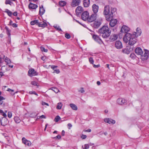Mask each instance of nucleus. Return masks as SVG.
<instances>
[{"label":"nucleus","instance_id":"1","mask_svg":"<svg viewBox=\"0 0 149 149\" xmlns=\"http://www.w3.org/2000/svg\"><path fill=\"white\" fill-rule=\"evenodd\" d=\"M137 38L134 34L127 33L124 36L123 40L125 43H128L129 45L133 46L137 42Z\"/></svg>","mask_w":149,"mask_h":149},{"label":"nucleus","instance_id":"2","mask_svg":"<svg viewBox=\"0 0 149 149\" xmlns=\"http://www.w3.org/2000/svg\"><path fill=\"white\" fill-rule=\"evenodd\" d=\"M98 32L102 34V36L103 38L108 37L110 35L111 31H109L107 26H104L98 30Z\"/></svg>","mask_w":149,"mask_h":149},{"label":"nucleus","instance_id":"3","mask_svg":"<svg viewBox=\"0 0 149 149\" xmlns=\"http://www.w3.org/2000/svg\"><path fill=\"white\" fill-rule=\"evenodd\" d=\"M116 9L113 8H111L109 10V13L107 15H106V19L107 21H110L113 17L114 15L116 12Z\"/></svg>","mask_w":149,"mask_h":149},{"label":"nucleus","instance_id":"4","mask_svg":"<svg viewBox=\"0 0 149 149\" xmlns=\"http://www.w3.org/2000/svg\"><path fill=\"white\" fill-rule=\"evenodd\" d=\"M149 53L148 50H146L144 54L140 55V58L143 61L147 60L149 57Z\"/></svg>","mask_w":149,"mask_h":149},{"label":"nucleus","instance_id":"5","mask_svg":"<svg viewBox=\"0 0 149 149\" xmlns=\"http://www.w3.org/2000/svg\"><path fill=\"white\" fill-rule=\"evenodd\" d=\"M97 14L93 13L91 16H89L88 18V22H91L95 21L97 18Z\"/></svg>","mask_w":149,"mask_h":149},{"label":"nucleus","instance_id":"6","mask_svg":"<svg viewBox=\"0 0 149 149\" xmlns=\"http://www.w3.org/2000/svg\"><path fill=\"white\" fill-rule=\"evenodd\" d=\"M102 19L101 18L95 21L93 23V26L95 28H97L101 24Z\"/></svg>","mask_w":149,"mask_h":149},{"label":"nucleus","instance_id":"7","mask_svg":"<svg viewBox=\"0 0 149 149\" xmlns=\"http://www.w3.org/2000/svg\"><path fill=\"white\" fill-rule=\"evenodd\" d=\"M89 13L86 11L84 12L81 15V19L84 21L87 20L89 17Z\"/></svg>","mask_w":149,"mask_h":149},{"label":"nucleus","instance_id":"8","mask_svg":"<svg viewBox=\"0 0 149 149\" xmlns=\"http://www.w3.org/2000/svg\"><path fill=\"white\" fill-rule=\"evenodd\" d=\"M84 11L83 8L82 7L79 6L76 8L75 11L77 15H79L82 12Z\"/></svg>","mask_w":149,"mask_h":149},{"label":"nucleus","instance_id":"9","mask_svg":"<svg viewBox=\"0 0 149 149\" xmlns=\"http://www.w3.org/2000/svg\"><path fill=\"white\" fill-rule=\"evenodd\" d=\"M37 74V73L34 69H30L28 71V75L30 77L36 75Z\"/></svg>","mask_w":149,"mask_h":149},{"label":"nucleus","instance_id":"10","mask_svg":"<svg viewBox=\"0 0 149 149\" xmlns=\"http://www.w3.org/2000/svg\"><path fill=\"white\" fill-rule=\"evenodd\" d=\"M115 47L117 49H120L122 48V44L121 41L118 40L116 41L115 43Z\"/></svg>","mask_w":149,"mask_h":149},{"label":"nucleus","instance_id":"11","mask_svg":"<svg viewBox=\"0 0 149 149\" xmlns=\"http://www.w3.org/2000/svg\"><path fill=\"white\" fill-rule=\"evenodd\" d=\"M129 30L130 28L129 27L125 25H124L122 26L120 31L122 33H126L129 31Z\"/></svg>","mask_w":149,"mask_h":149},{"label":"nucleus","instance_id":"12","mask_svg":"<svg viewBox=\"0 0 149 149\" xmlns=\"http://www.w3.org/2000/svg\"><path fill=\"white\" fill-rule=\"evenodd\" d=\"M104 121L105 122L108 123L109 124H114L116 121L114 120L109 118H105L104 119Z\"/></svg>","mask_w":149,"mask_h":149},{"label":"nucleus","instance_id":"13","mask_svg":"<svg viewBox=\"0 0 149 149\" xmlns=\"http://www.w3.org/2000/svg\"><path fill=\"white\" fill-rule=\"evenodd\" d=\"M0 122L1 125L4 126L7 125L8 123V121L6 118H2L0 119Z\"/></svg>","mask_w":149,"mask_h":149},{"label":"nucleus","instance_id":"14","mask_svg":"<svg viewBox=\"0 0 149 149\" xmlns=\"http://www.w3.org/2000/svg\"><path fill=\"white\" fill-rule=\"evenodd\" d=\"M109 21H110L109 25L111 27H113L115 26L117 22V20L116 19H111Z\"/></svg>","mask_w":149,"mask_h":149},{"label":"nucleus","instance_id":"15","mask_svg":"<svg viewBox=\"0 0 149 149\" xmlns=\"http://www.w3.org/2000/svg\"><path fill=\"white\" fill-rule=\"evenodd\" d=\"M136 32H134L132 34H134L135 35V36L137 38L139 36L141 35V29L139 28H137L136 29Z\"/></svg>","mask_w":149,"mask_h":149},{"label":"nucleus","instance_id":"16","mask_svg":"<svg viewBox=\"0 0 149 149\" xmlns=\"http://www.w3.org/2000/svg\"><path fill=\"white\" fill-rule=\"evenodd\" d=\"M22 142L24 144L30 146L31 145V143L29 141L27 140L24 137H23L22 139Z\"/></svg>","mask_w":149,"mask_h":149},{"label":"nucleus","instance_id":"17","mask_svg":"<svg viewBox=\"0 0 149 149\" xmlns=\"http://www.w3.org/2000/svg\"><path fill=\"white\" fill-rule=\"evenodd\" d=\"M117 102L119 104L123 105V104L126 103L127 101L125 99L119 98L117 99Z\"/></svg>","mask_w":149,"mask_h":149},{"label":"nucleus","instance_id":"18","mask_svg":"<svg viewBox=\"0 0 149 149\" xmlns=\"http://www.w3.org/2000/svg\"><path fill=\"white\" fill-rule=\"evenodd\" d=\"M80 2V1L78 0H72L71 5L72 7H75L78 6Z\"/></svg>","mask_w":149,"mask_h":149},{"label":"nucleus","instance_id":"19","mask_svg":"<svg viewBox=\"0 0 149 149\" xmlns=\"http://www.w3.org/2000/svg\"><path fill=\"white\" fill-rule=\"evenodd\" d=\"M135 52L137 55L140 56L143 54V52L141 49L139 47H138L136 49Z\"/></svg>","mask_w":149,"mask_h":149},{"label":"nucleus","instance_id":"20","mask_svg":"<svg viewBox=\"0 0 149 149\" xmlns=\"http://www.w3.org/2000/svg\"><path fill=\"white\" fill-rule=\"evenodd\" d=\"M93 38L95 41L99 43H101L102 42L101 39L97 36L94 35L93 36Z\"/></svg>","mask_w":149,"mask_h":149},{"label":"nucleus","instance_id":"21","mask_svg":"<svg viewBox=\"0 0 149 149\" xmlns=\"http://www.w3.org/2000/svg\"><path fill=\"white\" fill-rule=\"evenodd\" d=\"M110 8L109 6H106L104 7V13L105 15H107L109 13Z\"/></svg>","mask_w":149,"mask_h":149},{"label":"nucleus","instance_id":"22","mask_svg":"<svg viewBox=\"0 0 149 149\" xmlns=\"http://www.w3.org/2000/svg\"><path fill=\"white\" fill-rule=\"evenodd\" d=\"M92 8L94 13L97 14L98 10V6L96 5L95 4H94L92 6Z\"/></svg>","mask_w":149,"mask_h":149},{"label":"nucleus","instance_id":"23","mask_svg":"<svg viewBox=\"0 0 149 149\" xmlns=\"http://www.w3.org/2000/svg\"><path fill=\"white\" fill-rule=\"evenodd\" d=\"M38 7L37 5L30 3L29 6V9H36Z\"/></svg>","mask_w":149,"mask_h":149},{"label":"nucleus","instance_id":"24","mask_svg":"<svg viewBox=\"0 0 149 149\" xmlns=\"http://www.w3.org/2000/svg\"><path fill=\"white\" fill-rule=\"evenodd\" d=\"M3 59L5 61L7 65L9 64L11 62L10 60L7 57H6L4 55H3Z\"/></svg>","mask_w":149,"mask_h":149},{"label":"nucleus","instance_id":"25","mask_svg":"<svg viewBox=\"0 0 149 149\" xmlns=\"http://www.w3.org/2000/svg\"><path fill=\"white\" fill-rule=\"evenodd\" d=\"M38 25L40 27H45L47 26V23L44 22H38Z\"/></svg>","mask_w":149,"mask_h":149},{"label":"nucleus","instance_id":"26","mask_svg":"<svg viewBox=\"0 0 149 149\" xmlns=\"http://www.w3.org/2000/svg\"><path fill=\"white\" fill-rule=\"evenodd\" d=\"M118 35L116 34H113V35L111 36L110 38V39L112 41H114L118 38Z\"/></svg>","mask_w":149,"mask_h":149},{"label":"nucleus","instance_id":"27","mask_svg":"<svg viewBox=\"0 0 149 149\" xmlns=\"http://www.w3.org/2000/svg\"><path fill=\"white\" fill-rule=\"evenodd\" d=\"M45 12V10L44 9L43 6L41 5L40 7L39 14L40 15H43Z\"/></svg>","mask_w":149,"mask_h":149},{"label":"nucleus","instance_id":"28","mask_svg":"<svg viewBox=\"0 0 149 149\" xmlns=\"http://www.w3.org/2000/svg\"><path fill=\"white\" fill-rule=\"evenodd\" d=\"M83 4L85 7H88L90 5V0H84Z\"/></svg>","mask_w":149,"mask_h":149},{"label":"nucleus","instance_id":"29","mask_svg":"<svg viewBox=\"0 0 149 149\" xmlns=\"http://www.w3.org/2000/svg\"><path fill=\"white\" fill-rule=\"evenodd\" d=\"M70 106L73 110H77V106L74 104H70Z\"/></svg>","mask_w":149,"mask_h":149},{"label":"nucleus","instance_id":"30","mask_svg":"<svg viewBox=\"0 0 149 149\" xmlns=\"http://www.w3.org/2000/svg\"><path fill=\"white\" fill-rule=\"evenodd\" d=\"M14 120L15 123H19L21 121L19 118L17 116L15 117Z\"/></svg>","mask_w":149,"mask_h":149},{"label":"nucleus","instance_id":"31","mask_svg":"<svg viewBox=\"0 0 149 149\" xmlns=\"http://www.w3.org/2000/svg\"><path fill=\"white\" fill-rule=\"evenodd\" d=\"M63 106V104L61 102H59L57 104V105L56 107V109H61L62 107Z\"/></svg>","mask_w":149,"mask_h":149},{"label":"nucleus","instance_id":"32","mask_svg":"<svg viewBox=\"0 0 149 149\" xmlns=\"http://www.w3.org/2000/svg\"><path fill=\"white\" fill-rule=\"evenodd\" d=\"M38 20H34L31 21L30 22L31 24L32 25H33L36 24V25H38Z\"/></svg>","mask_w":149,"mask_h":149},{"label":"nucleus","instance_id":"33","mask_svg":"<svg viewBox=\"0 0 149 149\" xmlns=\"http://www.w3.org/2000/svg\"><path fill=\"white\" fill-rule=\"evenodd\" d=\"M1 69V70H3L4 72L6 71L9 70L7 68V67L5 65L2 66Z\"/></svg>","mask_w":149,"mask_h":149},{"label":"nucleus","instance_id":"34","mask_svg":"<svg viewBox=\"0 0 149 149\" xmlns=\"http://www.w3.org/2000/svg\"><path fill=\"white\" fill-rule=\"evenodd\" d=\"M59 5L61 6H63L66 4V2L64 1H61L59 2Z\"/></svg>","mask_w":149,"mask_h":149},{"label":"nucleus","instance_id":"35","mask_svg":"<svg viewBox=\"0 0 149 149\" xmlns=\"http://www.w3.org/2000/svg\"><path fill=\"white\" fill-rule=\"evenodd\" d=\"M5 12L7 13L9 16H11L12 14V13L8 9H6Z\"/></svg>","mask_w":149,"mask_h":149},{"label":"nucleus","instance_id":"36","mask_svg":"<svg viewBox=\"0 0 149 149\" xmlns=\"http://www.w3.org/2000/svg\"><path fill=\"white\" fill-rule=\"evenodd\" d=\"M60 119V117L59 116H57L55 118L54 120L55 122H57Z\"/></svg>","mask_w":149,"mask_h":149},{"label":"nucleus","instance_id":"37","mask_svg":"<svg viewBox=\"0 0 149 149\" xmlns=\"http://www.w3.org/2000/svg\"><path fill=\"white\" fill-rule=\"evenodd\" d=\"M0 113L2 115L4 116V117H6L7 116L6 114L4 112H3V110L0 109Z\"/></svg>","mask_w":149,"mask_h":149},{"label":"nucleus","instance_id":"38","mask_svg":"<svg viewBox=\"0 0 149 149\" xmlns=\"http://www.w3.org/2000/svg\"><path fill=\"white\" fill-rule=\"evenodd\" d=\"M54 27L57 30L62 31L61 29L60 28L59 26L57 25L54 26Z\"/></svg>","mask_w":149,"mask_h":149},{"label":"nucleus","instance_id":"39","mask_svg":"<svg viewBox=\"0 0 149 149\" xmlns=\"http://www.w3.org/2000/svg\"><path fill=\"white\" fill-rule=\"evenodd\" d=\"M40 49H41V50L42 52H47L48 51V50L47 49H46L44 47H40Z\"/></svg>","mask_w":149,"mask_h":149},{"label":"nucleus","instance_id":"40","mask_svg":"<svg viewBox=\"0 0 149 149\" xmlns=\"http://www.w3.org/2000/svg\"><path fill=\"white\" fill-rule=\"evenodd\" d=\"M65 37L67 39H70V35L68 33H66L65 34Z\"/></svg>","mask_w":149,"mask_h":149},{"label":"nucleus","instance_id":"41","mask_svg":"<svg viewBox=\"0 0 149 149\" xmlns=\"http://www.w3.org/2000/svg\"><path fill=\"white\" fill-rule=\"evenodd\" d=\"M130 57L132 59H134L135 58L136 56L134 53H132L131 54Z\"/></svg>","mask_w":149,"mask_h":149},{"label":"nucleus","instance_id":"42","mask_svg":"<svg viewBox=\"0 0 149 149\" xmlns=\"http://www.w3.org/2000/svg\"><path fill=\"white\" fill-rule=\"evenodd\" d=\"M122 51L123 53L127 54H129L130 53L129 51L127 49H123Z\"/></svg>","mask_w":149,"mask_h":149},{"label":"nucleus","instance_id":"43","mask_svg":"<svg viewBox=\"0 0 149 149\" xmlns=\"http://www.w3.org/2000/svg\"><path fill=\"white\" fill-rule=\"evenodd\" d=\"M31 84L32 85L35 86H38V83L36 81H31Z\"/></svg>","mask_w":149,"mask_h":149},{"label":"nucleus","instance_id":"44","mask_svg":"<svg viewBox=\"0 0 149 149\" xmlns=\"http://www.w3.org/2000/svg\"><path fill=\"white\" fill-rule=\"evenodd\" d=\"M84 148H83V146H82V148L83 149H88L89 148V146L88 144H85L84 145Z\"/></svg>","mask_w":149,"mask_h":149},{"label":"nucleus","instance_id":"45","mask_svg":"<svg viewBox=\"0 0 149 149\" xmlns=\"http://www.w3.org/2000/svg\"><path fill=\"white\" fill-rule=\"evenodd\" d=\"M89 61L91 63L93 64V63H94V61L93 58L92 57L90 58L89 59Z\"/></svg>","mask_w":149,"mask_h":149},{"label":"nucleus","instance_id":"46","mask_svg":"<svg viewBox=\"0 0 149 149\" xmlns=\"http://www.w3.org/2000/svg\"><path fill=\"white\" fill-rule=\"evenodd\" d=\"M61 138V136L60 135H57L55 137L53 138V139H60Z\"/></svg>","mask_w":149,"mask_h":149},{"label":"nucleus","instance_id":"47","mask_svg":"<svg viewBox=\"0 0 149 149\" xmlns=\"http://www.w3.org/2000/svg\"><path fill=\"white\" fill-rule=\"evenodd\" d=\"M8 116L9 118H11L12 116V113L10 111L8 112Z\"/></svg>","mask_w":149,"mask_h":149},{"label":"nucleus","instance_id":"48","mask_svg":"<svg viewBox=\"0 0 149 149\" xmlns=\"http://www.w3.org/2000/svg\"><path fill=\"white\" fill-rule=\"evenodd\" d=\"M29 93L30 94H34L36 95H38L36 93L35 91H31L29 92Z\"/></svg>","mask_w":149,"mask_h":149},{"label":"nucleus","instance_id":"49","mask_svg":"<svg viewBox=\"0 0 149 149\" xmlns=\"http://www.w3.org/2000/svg\"><path fill=\"white\" fill-rule=\"evenodd\" d=\"M81 138L83 139H85L87 137V136L86 135L82 134L81 136Z\"/></svg>","mask_w":149,"mask_h":149},{"label":"nucleus","instance_id":"50","mask_svg":"<svg viewBox=\"0 0 149 149\" xmlns=\"http://www.w3.org/2000/svg\"><path fill=\"white\" fill-rule=\"evenodd\" d=\"M79 91L81 93H83L85 92V91L84 89V88L81 87L80 88V90Z\"/></svg>","mask_w":149,"mask_h":149},{"label":"nucleus","instance_id":"51","mask_svg":"<svg viewBox=\"0 0 149 149\" xmlns=\"http://www.w3.org/2000/svg\"><path fill=\"white\" fill-rule=\"evenodd\" d=\"M60 72V71L58 69H56L54 70V71L53 72V73H56L58 74Z\"/></svg>","mask_w":149,"mask_h":149},{"label":"nucleus","instance_id":"52","mask_svg":"<svg viewBox=\"0 0 149 149\" xmlns=\"http://www.w3.org/2000/svg\"><path fill=\"white\" fill-rule=\"evenodd\" d=\"M11 2L9 0H6L5 2L6 4H9L10 5H11Z\"/></svg>","mask_w":149,"mask_h":149},{"label":"nucleus","instance_id":"53","mask_svg":"<svg viewBox=\"0 0 149 149\" xmlns=\"http://www.w3.org/2000/svg\"><path fill=\"white\" fill-rule=\"evenodd\" d=\"M53 89H54L53 90L54 91L55 93H58V90L56 88H54Z\"/></svg>","mask_w":149,"mask_h":149},{"label":"nucleus","instance_id":"54","mask_svg":"<svg viewBox=\"0 0 149 149\" xmlns=\"http://www.w3.org/2000/svg\"><path fill=\"white\" fill-rule=\"evenodd\" d=\"M68 129H70L72 127V125L70 123H68Z\"/></svg>","mask_w":149,"mask_h":149},{"label":"nucleus","instance_id":"55","mask_svg":"<svg viewBox=\"0 0 149 149\" xmlns=\"http://www.w3.org/2000/svg\"><path fill=\"white\" fill-rule=\"evenodd\" d=\"M42 105H47V106H49V105H48V104L47 103H46V102H42Z\"/></svg>","mask_w":149,"mask_h":149},{"label":"nucleus","instance_id":"56","mask_svg":"<svg viewBox=\"0 0 149 149\" xmlns=\"http://www.w3.org/2000/svg\"><path fill=\"white\" fill-rule=\"evenodd\" d=\"M12 26L14 27H17V24L15 23H13Z\"/></svg>","mask_w":149,"mask_h":149},{"label":"nucleus","instance_id":"57","mask_svg":"<svg viewBox=\"0 0 149 149\" xmlns=\"http://www.w3.org/2000/svg\"><path fill=\"white\" fill-rule=\"evenodd\" d=\"M39 118H45L46 117L44 115H42L39 116Z\"/></svg>","mask_w":149,"mask_h":149},{"label":"nucleus","instance_id":"58","mask_svg":"<svg viewBox=\"0 0 149 149\" xmlns=\"http://www.w3.org/2000/svg\"><path fill=\"white\" fill-rule=\"evenodd\" d=\"M4 99L5 98L3 97L0 96V101H1Z\"/></svg>","mask_w":149,"mask_h":149},{"label":"nucleus","instance_id":"59","mask_svg":"<svg viewBox=\"0 0 149 149\" xmlns=\"http://www.w3.org/2000/svg\"><path fill=\"white\" fill-rule=\"evenodd\" d=\"M3 58H2L1 57H0V64L1 63H2L3 62Z\"/></svg>","mask_w":149,"mask_h":149},{"label":"nucleus","instance_id":"60","mask_svg":"<svg viewBox=\"0 0 149 149\" xmlns=\"http://www.w3.org/2000/svg\"><path fill=\"white\" fill-rule=\"evenodd\" d=\"M65 132L63 130L61 132V135L63 136H64L65 135Z\"/></svg>","mask_w":149,"mask_h":149},{"label":"nucleus","instance_id":"61","mask_svg":"<svg viewBox=\"0 0 149 149\" xmlns=\"http://www.w3.org/2000/svg\"><path fill=\"white\" fill-rule=\"evenodd\" d=\"M8 91H12V92H14V91L13 90L11 89L10 88H8V90H7Z\"/></svg>","mask_w":149,"mask_h":149},{"label":"nucleus","instance_id":"62","mask_svg":"<svg viewBox=\"0 0 149 149\" xmlns=\"http://www.w3.org/2000/svg\"><path fill=\"white\" fill-rule=\"evenodd\" d=\"M99 66H100L99 65H93V67L95 68H98V67H99Z\"/></svg>","mask_w":149,"mask_h":149},{"label":"nucleus","instance_id":"63","mask_svg":"<svg viewBox=\"0 0 149 149\" xmlns=\"http://www.w3.org/2000/svg\"><path fill=\"white\" fill-rule=\"evenodd\" d=\"M85 132H90L91 131V130L90 129H88L87 130L85 131Z\"/></svg>","mask_w":149,"mask_h":149},{"label":"nucleus","instance_id":"64","mask_svg":"<svg viewBox=\"0 0 149 149\" xmlns=\"http://www.w3.org/2000/svg\"><path fill=\"white\" fill-rule=\"evenodd\" d=\"M13 15L15 16H16L17 15V12H15L13 13Z\"/></svg>","mask_w":149,"mask_h":149}]
</instances>
